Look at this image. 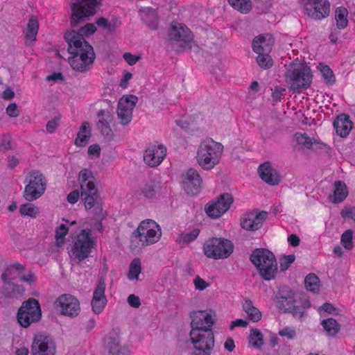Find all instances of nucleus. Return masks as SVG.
<instances>
[{
    "label": "nucleus",
    "mask_w": 355,
    "mask_h": 355,
    "mask_svg": "<svg viewBox=\"0 0 355 355\" xmlns=\"http://www.w3.org/2000/svg\"><path fill=\"white\" fill-rule=\"evenodd\" d=\"M317 310L320 315H322L324 313L335 315H340L341 314V311L330 303H324L322 306L318 307Z\"/></svg>",
    "instance_id": "4d7b16f0"
},
{
    "label": "nucleus",
    "mask_w": 355,
    "mask_h": 355,
    "mask_svg": "<svg viewBox=\"0 0 355 355\" xmlns=\"http://www.w3.org/2000/svg\"><path fill=\"white\" fill-rule=\"evenodd\" d=\"M96 23L99 27L110 33L114 32L121 24L120 20L115 17H112L110 19L100 17L96 19Z\"/></svg>",
    "instance_id": "4c0bfd02"
},
{
    "label": "nucleus",
    "mask_w": 355,
    "mask_h": 355,
    "mask_svg": "<svg viewBox=\"0 0 355 355\" xmlns=\"http://www.w3.org/2000/svg\"><path fill=\"white\" fill-rule=\"evenodd\" d=\"M19 211L21 215L31 218H35L40 213L39 208L31 203L22 205Z\"/></svg>",
    "instance_id": "603ef678"
},
{
    "label": "nucleus",
    "mask_w": 355,
    "mask_h": 355,
    "mask_svg": "<svg viewBox=\"0 0 355 355\" xmlns=\"http://www.w3.org/2000/svg\"><path fill=\"white\" fill-rule=\"evenodd\" d=\"M249 345L256 349H261L263 344V335L261 331L256 328H252L250 330L248 336Z\"/></svg>",
    "instance_id": "79ce46f5"
},
{
    "label": "nucleus",
    "mask_w": 355,
    "mask_h": 355,
    "mask_svg": "<svg viewBox=\"0 0 355 355\" xmlns=\"http://www.w3.org/2000/svg\"><path fill=\"white\" fill-rule=\"evenodd\" d=\"M250 260L264 280L270 281L275 278L278 271L277 262L271 252L257 249L251 254Z\"/></svg>",
    "instance_id": "20e7f679"
},
{
    "label": "nucleus",
    "mask_w": 355,
    "mask_h": 355,
    "mask_svg": "<svg viewBox=\"0 0 355 355\" xmlns=\"http://www.w3.org/2000/svg\"><path fill=\"white\" fill-rule=\"evenodd\" d=\"M212 349L198 345H193L190 355H211Z\"/></svg>",
    "instance_id": "774afa93"
},
{
    "label": "nucleus",
    "mask_w": 355,
    "mask_h": 355,
    "mask_svg": "<svg viewBox=\"0 0 355 355\" xmlns=\"http://www.w3.org/2000/svg\"><path fill=\"white\" fill-rule=\"evenodd\" d=\"M295 146L300 149H313L320 145L319 140L315 137H309L305 132H296L293 136Z\"/></svg>",
    "instance_id": "c85d7f7f"
},
{
    "label": "nucleus",
    "mask_w": 355,
    "mask_h": 355,
    "mask_svg": "<svg viewBox=\"0 0 355 355\" xmlns=\"http://www.w3.org/2000/svg\"><path fill=\"white\" fill-rule=\"evenodd\" d=\"M64 38L68 44L70 66L80 72L89 70L95 59L93 47L75 31L67 32Z\"/></svg>",
    "instance_id": "f257e3e1"
},
{
    "label": "nucleus",
    "mask_w": 355,
    "mask_h": 355,
    "mask_svg": "<svg viewBox=\"0 0 355 355\" xmlns=\"http://www.w3.org/2000/svg\"><path fill=\"white\" fill-rule=\"evenodd\" d=\"M243 311L246 313L248 318L252 322H257L261 320L262 313L260 310L254 306L252 302L249 299H244L242 303Z\"/></svg>",
    "instance_id": "473e14b6"
},
{
    "label": "nucleus",
    "mask_w": 355,
    "mask_h": 355,
    "mask_svg": "<svg viewBox=\"0 0 355 355\" xmlns=\"http://www.w3.org/2000/svg\"><path fill=\"white\" fill-rule=\"evenodd\" d=\"M168 37L171 40L180 42L182 46L189 44L192 40L189 29L185 25L178 22L171 24Z\"/></svg>",
    "instance_id": "4be33fe9"
},
{
    "label": "nucleus",
    "mask_w": 355,
    "mask_h": 355,
    "mask_svg": "<svg viewBox=\"0 0 355 355\" xmlns=\"http://www.w3.org/2000/svg\"><path fill=\"white\" fill-rule=\"evenodd\" d=\"M266 217V211H251L242 215L240 225L243 229L247 231H256L262 227Z\"/></svg>",
    "instance_id": "f3484780"
},
{
    "label": "nucleus",
    "mask_w": 355,
    "mask_h": 355,
    "mask_svg": "<svg viewBox=\"0 0 355 355\" xmlns=\"http://www.w3.org/2000/svg\"><path fill=\"white\" fill-rule=\"evenodd\" d=\"M166 155V148L162 144L155 143L148 146L144 153V162L152 167L159 165Z\"/></svg>",
    "instance_id": "a211bd4d"
},
{
    "label": "nucleus",
    "mask_w": 355,
    "mask_h": 355,
    "mask_svg": "<svg viewBox=\"0 0 355 355\" xmlns=\"http://www.w3.org/2000/svg\"><path fill=\"white\" fill-rule=\"evenodd\" d=\"M56 345L52 337L44 334L34 336L31 347L32 355H55Z\"/></svg>",
    "instance_id": "ddd939ff"
},
{
    "label": "nucleus",
    "mask_w": 355,
    "mask_h": 355,
    "mask_svg": "<svg viewBox=\"0 0 355 355\" xmlns=\"http://www.w3.org/2000/svg\"><path fill=\"white\" fill-rule=\"evenodd\" d=\"M349 191L346 184L341 181H336L334 184V193L331 197L333 203L343 202L348 196Z\"/></svg>",
    "instance_id": "c9c22d12"
},
{
    "label": "nucleus",
    "mask_w": 355,
    "mask_h": 355,
    "mask_svg": "<svg viewBox=\"0 0 355 355\" xmlns=\"http://www.w3.org/2000/svg\"><path fill=\"white\" fill-rule=\"evenodd\" d=\"M318 69L321 73L324 81L329 85H332L335 83V76L332 70L327 66L323 64H320Z\"/></svg>",
    "instance_id": "3c124183"
},
{
    "label": "nucleus",
    "mask_w": 355,
    "mask_h": 355,
    "mask_svg": "<svg viewBox=\"0 0 355 355\" xmlns=\"http://www.w3.org/2000/svg\"><path fill=\"white\" fill-rule=\"evenodd\" d=\"M193 284L194 285L195 289L200 291H204L210 286V283L206 282L200 276H196L193 279Z\"/></svg>",
    "instance_id": "e2e57ef3"
},
{
    "label": "nucleus",
    "mask_w": 355,
    "mask_h": 355,
    "mask_svg": "<svg viewBox=\"0 0 355 355\" xmlns=\"http://www.w3.org/2000/svg\"><path fill=\"white\" fill-rule=\"evenodd\" d=\"M39 29L38 19L35 16H31L28 19L26 28L24 31L26 43L31 44L36 40Z\"/></svg>",
    "instance_id": "f704fd0d"
},
{
    "label": "nucleus",
    "mask_w": 355,
    "mask_h": 355,
    "mask_svg": "<svg viewBox=\"0 0 355 355\" xmlns=\"http://www.w3.org/2000/svg\"><path fill=\"white\" fill-rule=\"evenodd\" d=\"M284 78L289 90L293 93H300L311 85V69L305 62L295 60L288 65Z\"/></svg>",
    "instance_id": "f03ea898"
},
{
    "label": "nucleus",
    "mask_w": 355,
    "mask_h": 355,
    "mask_svg": "<svg viewBox=\"0 0 355 355\" xmlns=\"http://www.w3.org/2000/svg\"><path fill=\"white\" fill-rule=\"evenodd\" d=\"M311 306V302L306 297H303L300 302L293 306L290 313L294 318L302 319L304 317L306 310Z\"/></svg>",
    "instance_id": "a19ab883"
},
{
    "label": "nucleus",
    "mask_w": 355,
    "mask_h": 355,
    "mask_svg": "<svg viewBox=\"0 0 355 355\" xmlns=\"http://www.w3.org/2000/svg\"><path fill=\"white\" fill-rule=\"evenodd\" d=\"M175 123L182 129L189 130L192 125L193 120L191 116H184L175 120Z\"/></svg>",
    "instance_id": "680f3d73"
},
{
    "label": "nucleus",
    "mask_w": 355,
    "mask_h": 355,
    "mask_svg": "<svg viewBox=\"0 0 355 355\" xmlns=\"http://www.w3.org/2000/svg\"><path fill=\"white\" fill-rule=\"evenodd\" d=\"M202 183V178L197 170L191 168L181 177V184L184 190L189 195L199 193Z\"/></svg>",
    "instance_id": "dca6fc26"
},
{
    "label": "nucleus",
    "mask_w": 355,
    "mask_h": 355,
    "mask_svg": "<svg viewBox=\"0 0 355 355\" xmlns=\"http://www.w3.org/2000/svg\"><path fill=\"white\" fill-rule=\"evenodd\" d=\"M140 17L142 21L150 28L155 30L158 27V16L156 11L150 8L140 10Z\"/></svg>",
    "instance_id": "72a5a7b5"
},
{
    "label": "nucleus",
    "mask_w": 355,
    "mask_h": 355,
    "mask_svg": "<svg viewBox=\"0 0 355 355\" xmlns=\"http://www.w3.org/2000/svg\"><path fill=\"white\" fill-rule=\"evenodd\" d=\"M105 285L103 282H99L93 293V298L91 302L92 311L96 314L101 313L107 303V299L105 296Z\"/></svg>",
    "instance_id": "bb28decb"
},
{
    "label": "nucleus",
    "mask_w": 355,
    "mask_h": 355,
    "mask_svg": "<svg viewBox=\"0 0 355 355\" xmlns=\"http://www.w3.org/2000/svg\"><path fill=\"white\" fill-rule=\"evenodd\" d=\"M295 257L293 254L284 256L280 259L279 264L282 270H287L289 266L294 262Z\"/></svg>",
    "instance_id": "69168bd1"
},
{
    "label": "nucleus",
    "mask_w": 355,
    "mask_h": 355,
    "mask_svg": "<svg viewBox=\"0 0 355 355\" xmlns=\"http://www.w3.org/2000/svg\"><path fill=\"white\" fill-rule=\"evenodd\" d=\"M340 243L347 250H351L354 248L353 232L351 230L345 231L340 237Z\"/></svg>",
    "instance_id": "864d4df0"
},
{
    "label": "nucleus",
    "mask_w": 355,
    "mask_h": 355,
    "mask_svg": "<svg viewBox=\"0 0 355 355\" xmlns=\"http://www.w3.org/2000/svg\"><path fill=\"white\" fill-rule=\"evenodd\" d=\"M232 202L233 198L230 194H222L216 200L207 205L206 213L211 218H218L230 209Z\"/></svg>",
    "instance_id": "2eb2a0df"
},
{
    "label": "nucleus",
    "mask_w": 355,
    "mask_h": 355,
    "mask_svg": "<svg viewBox=\"0 0 355 355\" xmlns=\"http://www.w3.org/2000/svg\"><path fill=\"white\" fill-rule=\"evenodd\" d=\"M77 180L80 185V192L97 189L94 173L89 168L81 169L78 174Z\"/></svg>",
    "instance_id": "393cba45"
},
{
    "label": "nucleus",
    "mask_w": 355,
    "mask_h": 355,
    "mask_svg": "<svg viewBox=\"0 0 355 355\" xmlns=\"http://www.w3.org/2000/svg\"><path fill=\"white\" fill-rule=\"evenodd\" d=\"M334 127L340 137H346L353 128V123L347 114H343L336 119L334 122Z\"/></svg>",
    "instance_id": "c756f323"
},
{
    "label": "nucleus",
    "mask_w": 355,
    "mask_h": 355,
    "mask_svg": "<svg viewBox=\"0 0 355 355\" xmlns=\"http://www.w3.org/2000/svg\"><path fill=\"white\" fill-rule=\"evenodd\" d=\"M96 246V239L89 230H81L73 233L71 257L79 261L87 258Z\"/></svg>",
    "instance_id": "39448f33"
},
{
    "label": "nucleus",
    "mask_w": 355,
    "mask_h": 355,
    "mask_svg": "<svg viewBox=\"0 0 355 355\" xmlns=\"http://www.w3.org/2000/svg\"><path fill=\"white\" fill-rule=\"evenodd\" d=\"M137 101V97L132 94L124 95L120 98L118 103L117 115L121 124L126 125L131 121L132 111Z\"/></svg>",
    "instance_id": "4468645a"
},
{
    "label": "nucleus",
    "mask_w": 355,
    "mask_h": 355,
    "mask_svg": "<svg viewBox=\"0 0 355 355\" xmlns=\"http://www.w3.org/2000/svg\"><path fill=\"white\" fill-rule=\"evenodd\" d=\"M55 309L62 315L76 318L80 313L79 300L72 295L62 294L59 296L54 303Z\"/></svg>",
    "instance_id": "9b49d317"
},
{
    "label": "nucleus",
    "mask_w": 355,
    "mask_h": 355,
    "mask_svg": "<svg viewBox=\"0 0 355 355\" xmlns=\"http://www.w3.org/2000/svg\"><path fill=\"white\" fill-rule=\"evenodd\" d=\"M191 329L212 331L216 320V313L211 309L194 311L191 313Z\"/></svg>",
    "instance_id": "f8f14e48"
},
{
    "label": "nucleus",
    "mask_w": 355,
    "mask_h": 355,
    "mask_svg": "<svg viewBox=\"0 0 355 355\" xmlns=\"http://www.w3.org/2000/svg\"><path fill=\"white\" fill-rule=\"evenodd\" d=\"M91 135V127L89 123L84 122L80 126L79 131L77 135V137L75 139V144L77 146H85Z\"/></svg>",
    "instance_id": "58836bf2"
},
{
    "label": "nucleus",
    "mask_w": 355,
    "mask_h": 355,
    "mask_svg": "<svg viewBox=\"0 0 355 355\" xmlns=\"http://www.w3.org/2000/svg\"><path fill=\"white\" fill-rule=\"evenodd\" d=\"M41 318V309L38 302L31 299L24 302L19 309L17 320L21 326L28 327Z\"/></svg>",
    "instance_id": "9d476101"
},
{
    "label": "nucleus",
    "mask_w": 355,
    "mask_h": 355,
    "mask_svg": "<svg viewBox=\"0 0 355 355\" xmlns=\"http://www.w3.org/2000/svg\"><path fill=\"white\" fill-rule=\"evenodd\" d=\"M304 10L310 17L320 19L329 15L330 4L328 0H308L304 5Z\"/></svg>",
    "instance_id": "6ab92c4d"
},
{
    "label": "nucleus",
    "mask_w": 355,
    "mask_h": 355,
    "mask_svg": "<svg viewBox=\"0 0 355 355\" xmlns=\"http://www.w3.org/2000/svg\"><path fill=\"white\" fill-rule=\"evenodd\" d=\"M348 11L344 7H338L335 11L336 26L339 29H344L348 24Z\"/></svg>",
    "instance_id": "c03bdc74"
},
{
    "label": "nucleus",
    "mask_w": 355,
    "mask_h": 355,
    "mask_svg": "<svg viewBox=\"0 0 355 355\" xmlns=\"http://www.w3.org/2000/svg\"><path fill=\"white\" fill-rule=\"evenodd\" d=\"M340 215L345 220L351 219L355 221V207L345 206L341 210Z\"/></svg>",
    "instance_id": "0e129e2a"
},
{
    "label": "nucleus",
    "mask_w": 355,
    "mask_h": 355,
    "mask_svg": "<svg viewBox=\"0 0 355 355\" xmlns=\"http://www.w3.org/2000/svg\"><path fill=\"white\" fill-rule=\"evenodd\" d=\"M133 74L127 71L124 70L122 72L121 77L120 78L119 82V86L123 89H125L129 87L130 81L132 79Z\"/></svg>",
    "instance_id": "13d9d810"
},
{
    "label": "nucleus",
    "mask_w": 355,
    "mask_h": 355,
    "mask_svg": "<svg viewBox=\"0 0 355 355\" xmlns=\"http://www.w3.org/2000/svg\"><path fill=\"white\" fill-rule=\"evenodd\" d=\"M101 0H72L71 24L75 27L86 17L94 15Z\"/></svg>",
    "instance_id": "6e6552de"
},
{
    "label": "nucleus",
    "mask_w": 355,
    "mask_h": 355,
    "mask_svg": "<svg viewBox=\"0 0 355 355\" xmlns=\"http://www.w3.org/2000/svg\"><path fill=\"white\" fill-rule=\"evenodd\" d=\"M96 31V27L94 24L92 23H88L84 26H83L80 30L79 32H77L83 38V36H89L94 33Z\"/></svg>",
    "instance_id": "052dcab7"
},
{
    "label": "nucleus",
    "mask_w": 355,
    "mask_h": 355,
    "mask_svg": "<svg viewBox=\"0 0 355 355\" xmlns=\"http://www.w3.org/2000/svg\"><path fill=\"white\" fill-rule=\"evenodd\" d=\"M98 116H102L98 122V128L103 135H109L111 132L110 123L112 121V116L107 111L100 110L98 112Z\"/></svg>",
    "instance_id": "ea45409f"
},
{
    "label": "nucleus",
    "mask_w": 355,
    "mask_h": 355,
    "mask_svg": "<svg viewBox=\"0 0 355 355\" xmlns=\"http://www.w3.org/2000/svg\"><path fill=\"white\" fill-rule=\"evenodd\" d=\"M274 43L270 34L260 35L253 40L252 49L256 53H270Z\"/></svg>",
    "instance_id": "cd10ccee"
},
{
    "label": "nucleus",
    "mask_w": 355,
    "mask_h": 355,
    "mask_svg": "<svg viewBox=\"0 0 355 355\" xmlns=\"http://www.w3.org/2000/svg\"><path fill=\"white\" fill-rule=\"evenodd\" d=\"M297 303L295 294L291 291H282L277 296V304L279 309L290 312Z\"/></svg>",
    "instance_id": "7c9ffc66"
},
{
    "label": "nucleus",
    "mask_w": 355,
    "mask_h": 355,
    "mask_svg": "<svg viewBox=\"0 0 355 355\" xmlns=\"http://www.w3.org/2000/svg\"><path fill=\"white\" fill-rule=\"evenodd\" d=\"M162 193V186L159 182H150L146 183L139 191L138 194L145 200L152 202L159 200Z\"/></svg>",
    "instance_id": "a878e982"
},
{
    "label": "nucleus",
    "mask_w": 355,
    "mask_h": 355,
    "mask_svg": "<svg viewBox=\"0 0 355 355\" xmlns=\"http://www.w3.org/2000/svg\"><path fill=\"white\" fill-rule=\"evenodd\" d=\"M278 334L279 336L286 338L288 340H294L297 336L296 328L292 326L282 327L279 329Z\"/></svg>",
    "instance_id": "5fc2aeb1"
},
{
    "label": "nucleus",
    "mask_w": 355,
    "mask_h": 355,
    "mask_svg": "<svg viewBox=\"0 0 355 355\" xmlns=\"http://www.w3.org/2000/svg\"><path fill=\"white\" fill-rule=\"evenodd\" d=\"M270 53H257V62L263 69H268L272 66V60L269 55Z\"/></svg>",
    "instance_id": "6e6d98bb"
},
{
    "label": "nucleus",
    "mask_w": 355,
    "mask_h": 355,
    "mask_svg": "<svg viewBox=\"0 0 355 355\" xmlns=\"http://www.w3.org/2000/svg\"><path fill=\"white\" fill-rule=\"evenodd\" d=\"M28 184L25 187L24 197L28 201L38 199L44 193L46 180L44 176L37 171H31L26 178Z\"/></svg>",
    "instance_id": "1a4fd4ad"
},
{
    "label": "nucleus",
    "mask_w": 355,
    "mask_h": 355,
    "mask_svg": "<svg viewBox=\"0 0 355 355\" xmlns=\"http://www.w3.org/2000/svg\"><path fill=\"white\" fill-rule=\"evenodd\" d=\"M190 338L193 345H198L210 349H213L214 347V336L212 331L191 329Z\"/></svg>",
    "instance_id": "b1692460"
},
{
    "label": "nucleus",
    "mask_w": 355,
    "mask_h": 355,
    "mask_svg": "<svg viewBox=\"0 0 355 355\" xmlns=\"http://www.w3.org/2000/svg\"><path fill=\"white\" fill-rule=\"evenodd\" d=\"M141 272V261L140 259L135 258L130 263L127 277L130 281L137 282Z\"/></svg>",
    "instance_id": "37998d69"
},
{
    "label": "nucleus",
    "mask_w": 355,
    "mask_h": 355,
    "mask_svg": "<svg viewBox=\"0 0 355 355\" xmlns=\"http://www.w3.org/2000/svg\"><path fill=\"white\" fill-rule=\"evenodd\" d=\"M306 290L311 292H318L320 287L318 277L314 274H309L304 279Z\"/></svg>",
    "instance_id": "8fccbe9b"
},
{
    "label": "nucleus",
    "mask_w": 355,
    "mask_h": 355,
    "mask_svg": "<svg viewBox=\"0 0 355 355\" xmlns=\"http://www.w3.org/2000/svg\"><path fill=\"white\" fill-rule=\"evenodd\" d=\"M75 220L62 219V222L55 229V244L58 247H62L65 243V236L69 232V226L75 225Z\"/></svg>",
    "instance_id": "2f4dec72"
},
{
    "label": "nucleus",
    "mask_w": 355,
    "mask_h": 355,
    "mask_svg": "<svg viewBox=\"0 0 355 355\" xmlns=\"http://www.w3.org/2000/svg\"><path fill=\"white\" fill-rule=\"evenodd\" d=\"M258 173L263 182L272 186L279 184L282 178L279 171L268 162L259 166Z\"/></svg>",
    "instance_id": "5701e85b"
},
{
    "label": "nucleus",
    "mask_w": 355,
    "mask_h": 355,
    "mask_svg": "<svg viewBox=\"0 0 355 355\" xmlns=\"http://www.w3.org/2000/svg\"><path fill=\"white\" fill-rule=\"evenodd\" d=\"M24 272V266L19 263L9 266L2 275L4 282L9 284L11 280L19 279Z\"/></svg>",
    "instance_id": "e433bc0d"
},
{
    "label": "nucleus",
    "mask_w": 355,
    "mask_h": 355,
    "mask_svg": "<svg viewBox=\"0 0 355 355\" xmlns=\"http://www.w3.org/2000/svg\"><path fill=\"white\" fill-rule=\"evenodd\" d=\"M101 148L97 144H92L89 146L87 150L88 157L90 159H98L101 156Z\"/></svg>",
    "instance_id": "bf43d9fd"
},
{
    "label": "nucleus",
    "mask_w": 355,
    "mask_h": 355,
    "mask_svg": "<svg viewBox=\"0 0 355 355\" xmlns=\"http://www.w3.org/2000/svg\"><path fill=\"white\" fill-rule=\"evenodd\" d=\"M82 200L86 209H93L94 214L97 220L101 219L103 216V207L97 189L86 192H80Z\"/></svg>",
    "instance_id": "412c9836"
},
{
    "label": "nucleus",
    "mask_w": 355,
    "mask_h": 355,
    "mask_svg": "<svg viewBox=\"0 0 355 355\" xmlns=\"http://www.w3.org/2000/svg\"><path fill=\"white\" fill-rule=\"evenodd\" d=\"M199 232L198 229H194L190 232H184L178 236L176 241L180 245L188 244L197 239Z\"/></svg>",
    "instance_id": "de8ad7c7"
},
{
    "label": "nucleus",
    "mask_w": 355,
    "mask_h": 355,
    "mask_svg": "<svg viewBox=\"0 0 355 355\" xmlns=\"http://www.w3.org/2000/svg\"><path fill=\"white\" fill-rule=\"evenodd\" d=\"M233 251V243L230 240L221 237L209 238L202 245L204 255L214 260L227 259Z\"/></svg>",
    "instance_id": "423d86ee"
},
{
    "label": "nucleus",
    "mask_w": 355,
    "mask_h": 355,
    "mask_svg": "<svg viewBox=\"0 0 355 355\" xmlns=\"http://www.w3.org/2000/svg\"><path fill=\"white\" fill-rule=\"evenodd\" d=\"M224 146L218 141L208 138L202 140L197 149L196 161L205 171H210L219 164Z\"/></svg>",
    "instance_id": "7ed1b4c3"
},
{
    "label": "nucleus",
    "mask_w": 355,
    "mask_h": 355,
    "mask_svg": "<svg viewBox=\"0 0 355 355\" xmlns=\"http://www.w3.org/2000/svg\"><path fill=\"white\" fill-rule=\"evenodd\" d=\"M123 58L128 65L133 66L141 59V55L125 52L123 55Z\"/></svg>",
    "instance_id": "338daca9"
},
{
    "label": "nucleus",
    "mask_w": 355,
    "mask_h": 355,
    "mask_svg": "<svg viewBox=\"0 0 355 355\" xmlns=\"http://www.w3.org/2000/svg\"><path fill=\"white\" fill-rule=\"evenodd\" d=\"M133 234L139 239L141 246H148L159 241L162 236V230L155 220L146 219L139 223Z\"/></svg>",
    "instance_id": "0eeeda50"
},
{
    "label": "nucleus",
    "mask_w": 355,
    "mask_h": 355,
    "mask_svg": "<svg viewBox=\"0 0 355 355\" xmlns=\"http://www.w3.org/2000/svg\"><path fill=\"white\" fill-rule=\"evenodd\" d=\"M228 3L243 14L248 13L252 9L250 0H227Z\"/></svg>",
    "instance_id": "49530a36"
},
{
    "label": "nucleus",
    "mask_w": 355,
    "mask_h": 355,
    "mask_svg": "<svg viewBox=\"0 0 355 355\" xmlns=\"http://www.w3.org/2000/svg\"><path fill=\"white\" fill-rule=\"evenodd\" d=\"M107 355H132L130 347L123 343L119 334L111 332L106 339Z\"/></svg>",
    "instance_id": "aec40b11"
},
{
    "label": "nucleus",
    "mask_w": 355,
    "mask_h": 355,
    "mask_svg": "<svg viewBox=\"0 0 355 355\" xmlns=\"http://www.w3.org/2000/svg\"><path fill=\"white\" fill-rule=\"evenodd\" d=\"M15 148V144L10 134H3L0 136V152L7 153Z\"/></svg>",
    "instance_id": "09e8293b"
},
{
    "label": "nucleus",
    "mask_w": 355,
    "mask_h": 355,
    "mask_svg": "<svg viewBox=\"0 0 355 355\" xmlns=\"http://www.w3.org/2000/svg\"><path fill=\"white\" fill-rule=\"evenodd\" d=\"M321 324L327 334L331 336H336L340 331V325L333 318H327L321 322Z\"/></svg>",
    "instance_id": "a18cd8bd"
}]
</instances>
